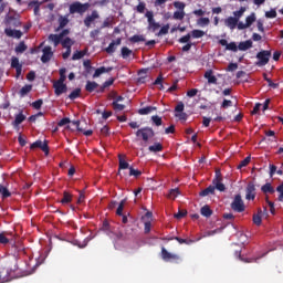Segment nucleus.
I'll use <instances>...</instances> for the list:
<instances>
[{"instance_id":"nucleus-1","label":"nucleus","mask_w":283,"mask_h":283,"mask_svg":"<svg viewBox=\"0 0 283 283\" xmlns=\"http://www.w3.org/2000/svg\"><path fill=\"white\" fill-rule=\"evenodd\" d=\"M136 136L137 138L142 137V140H144V143H148L149 138H154V136H156V133H154V128L144 127L136 132Z\"/></svg>"},{"instance_id":"nucleus-2","label":"nucleus","mask_w":283,"mask_h":283,"mask_svg":"<svg viewBox=\"0 0 283 283\" xmlns=\"http://www.w3.org/2000/svg\"><path fill=\"white\" fill-rule=\"evenodd\" d=\"M231 209L232 211H235L237 213H242L247 209L244 206V201L242 200L241 195H235L233 201L231 202Z\"/></svg>"},{"instance_id":"nucleus-3","label":"nucleus","mask_w":283,"mask_h":283,"mask_svg":"<svg viewBox=\"0 0 283 283\" xmlns=\"http://www.w3.org/2000/svg\"><path fill=\"white\" fill-rule=\"evenodd\" d=\"M90 10V3L74 2L70 6L71 14H83Z\"/></svg>"},{"instance_id":"nucleus-4","label":"nucleus","mask_w":283,"mask_h":283,"mask_svg":"<svg viewBox=\"0 0 283 283\" xmlns=\"http://www.w3.org/2000/svg\"><path fill=\"white\" fill-rule=\"evenodd\" d=\"M212 185L218 191H226L227 190V187L224 186V184H222V172L220 171V169H216V174H214V178L212 180Z\"/></svg>"},{"instance_id":"nucleus-5","label":"nucleus","mask_w":283,"mask_h":283,"mask_svg":"<svg viewBox=\"0 0 283 283\" xmlns=\"http://www.w3.org/2000/svg\"><path fill=\"white\" fill-rule=\"evenodd\" d=\"M256 59V65H259V67L266 65V63H269V59H271V51H261L258 53Z\"/></svg>"},{"instance_id":"nucleus-6","label":"nucleus","mask_w":283,"mask_h":283,"mask_svg":"<svg viewBox=\"0 0 283 283\" xmlns=\"http://www.w3.org/2000/svg\"><path fill=\"white\" fill-rule=\"evenodd\" d=\"M161 259L164 262H178L180 260V255L178 254H172L165 247L161 248Z\"/></svg>"},{"instance_id":"nucleus-7","label":"nucleus","mask_w":283,"mask_h":283,"mask_svg":"<svg viewBox=\"0 0 283 283\" xmlns=\"http://www.w3.org/2000/svg\"><path fill=\"white\" fill-rule=\"evenodd\" d=\"M145 17L146 19H148V30H151V32H156V30L160 28V24L154 19V12L147 11Z\"/></svg>"},{"instance_id":"nucleus-8","label":"nucleus","mask_w":283,"mask_h":283,"mask_svg":"<svg viewBox=\"0 0 283 283\" xmlns=\"http://www.w3.org/2000/svg\"><path fill=\"white\" fill-rule=\"evenodd\" d=\"M255 13H251L245 18V23L244 22H239L238 23V30H247L250 25H253L256 21Z\"/></svg>"},{"instance_id":"nucleus-9","label":"nucleus","mask_w":283,"mask_h":283,"mask_svg":"<svg viewBox=\"0 0 283 283\" xmlns=\"http://www.w3.org/2000/svg\"><path fill=\"white\" fill-rule=\"evenodd\" d=\"M255 184L249 182L245 188V200H255Z\"/></svg>"},{"instance_id":"nucleus-10","label":"nucleus","mask_w":283,"mask_h":283,"mask_svg":"<svg viewBox=\"0 0 283 283\" xmlns=\"http://www.w3.org/2000/svg\"><path fill=\"white\" fill-rule=\"evenodd\" d=\"M70 34L69 30H64L61 34H51L49 35V41L54 43V46L56 48L61 41H63V36Z\"/></svg>"},{"instance_id":"nucleus-11","label":"nucleus","mask_w":283,"mask_h":283,"mask_svg":"<svg viewBox=\"0 0 283 283\" xmlns=\"http://www.w3.org/2000/svg\"><path fill=\"white\" fill-rule=\"evenodd\" d=\"M42 53H43L41 56L42 63H48L52 61V56H54V52H52L51 46H44V49L42 50Z\"/></svg>"},{"instance_id":"nucleus-12","label":"nucleus","mask_w":283,"mask_h":283,"mask_svg":"<svg viewBox=\"0 0 283 283\" xmlns=\"http://www.w3.org/2000/svg\"><path fill=\"white\" fill-rule=\"evenodd\" d=\"M42 149L45 153V156L50 154V147L48 146V142L42 143L41 140H36L31 144L30 149Z\"/></svg>"},{"instance_id":"nucleus-13","label":"nucleus","mask_w":283,"mask_h":283,"mask_svg":"<svg viewBox=\"0 0 283 283\" xmlns=\"http://www.w3.org/2000/svg\"><path fill=\"white\" fill-rule=\"evenodd\" d=\"M53 90H54L55 96H61V94H65L67 92V84H61L59 82H54Z\"/></svg>"},{"instance_id":"nucleus-14","label":"nucleus","mask_w":283,"mask_h":283,"mask_svg":"<svg viewBox=\"0 0 283 283\" xmlns=\"http://www.w3.org/2000/svg\"><path fill=\"white\" fill-rule=\"evenodd\" d=\"M98 12L97 11H93L91 15H87L84 20V25H86V28H90V25H92V23H94V21H96V19H98Z\"/></svg>"},{"instance_id":"nucleus-15","label":"nucleus","mask_w":283,"mask_h":283,"mask_svg":"<svg viewBox=\"0 0 283 283\" xmlns=\"http://www.w3.org/2000/svg\"><path fill=\"white\" fill-rule=\"evenodd\" d=\"M238 19H234L233 17H229L224 20V25H227V28H229L230 30H235V28H238Z\"/></svg>"},{"instance_id":"nucleus-16","label":"nucleus","mask_w":283,"mask_h":283,"mask_svg":"<svg viewBox=\"0 0 283 283\" xmlns=\"http://www.w3.org/2000/svg\"><path fill=\"white\" fill-rule=\"evenodd\" d=\"M238 48L241 52H247V50H251V48H253V41L247 40V41L240 42Z\"/></svg>"},{"instance_id":"nucleus-17","label":"nucleus","mask_w":283,"mask_h":283,"mask_svg":"<svg viewBox=\"0 0 283 283\" xmlns=\"http://www.w3.org/2000/svg\"><path fill=\"white\" fill-rule=\"evenodd\" d=\"M205 78H207L209 85H218V77L213 75V72H205Z\"/></svg>"},{"instance_id":"nucleus-18","label":"nucleus","mask_w":283,"mask_h":283,"mask_svg":"<svg viewBox=\"0 0 283 283\" xmlns=\"http://www.w3.org/2000/svg\"><path fill=\"white\" fill-rule=\"evenodd\" d=\"M252 222L256 227H260L262 224V210H261V208L258 209V213L253 214Z\"/></svg>"},{"instance_id":"nucleus-19","label":"nucleus","mask_w":283,"mask_h":283,"mask_svg":"<svg viewBox=\"0 0 283 283\" xmlns=\"http://www.w3.org/2000/svg\"><path fill=\"white\" fill-rule=\"evenodd\" d=\"M216 186H209L208 188H206V189H203L200 193H199V196L201 197V198H205V197H207V196H213L214 193H216Z\"/></svg>"},{"instance_id":"nucleus-20","label":"nucleus","mask_w":283,"mask_h":283,"mask_svg":"<svg viewBox=\"0 0 283 283\" xmlns=\"http://www.w3.org/2000/svg\"><path fill=\"white\" fill-rule=\"evenodd\" d=\"M4 32L7 36H12L13 39H21L23 35V33H21L19 30L6 29Z\"/></svg>"},{"instance_id":"nucleus-21","label":"nucleus","mask_w":283,"mask_h":283,"mask_svg":"<svg viewBox=\"0 0 283 283\" xmlns=\"http://www.w3.org/2000/svg\"><path fill=\"white\" fill-rule=\"evenodd\" d=\"M25 120V115H23V112H20L18 115H15V119L12 122L13 127L17 129Z\"/></svg>"},{"instance_id":"nucleus-22","label":"nucleus","mask_w":283,"mask_h":283,"mask_svg":"<svg viewBox=\"0 0 283 283\" xmlns=\"http://www.w3.org/2000/svg\"><path fill=\"white\" fill-rule=\"evenodd\" d=\"M114 85V78H109L108 81L104 82L103 85L96 91L97 94H103L107 87H112Z\"/></svg>"},{"instance_id":"nucleus-23","label":"nucleus","mask_w":283,"mask_h":283,"mask_svg":"<svg viewBox=\"0 0 283 283\" xmlns=\"http://www.w3.org/2000/svg\"><path fill=\"white\" fill-rule=\"evenodd\" d=\"M235 253H237L239 260H241V262L251 263V262H258V261L260 260V258H264V255H266V253H269V252L263 253V254H262L261 256H259V258H252V259H244V258H242V254H241L240 251H239V252H235Z\"/></svg>"},{"instance_id":"nucleus-24","label":"nucleus","mask_w":283,"mask_h":283,"mask_svg":"<svg viewBox=\"0 0 283 283\" xmlns=\"http://www.w3.org/2000/svg\"><path fill=\"white\" fill-rule=\"evenodd\" d=\"M120 39H117V40H115V41H113L109 45H108V48L106 49V52L108 53V54H114V52H116V48L118 46V45H120Z\"/></svg>"},{"instance_id":"nucleus-25","label":"nucleus","mask_w":283,"mask_h":283,"mask_svg":"<svg viewBox=\"0 0 283 283\" xmlns=\"http://www.w3.org/2000/svg\"><path fill=\"white\" fill-rule=\"evenodd\" d=\"M200 213L203 216V218H211V216H213V210H211L209 205H206L201 208Z\"/></svg>"},{"instance_id":"nucleus-26","label":"nucleus","mask_w":283,"mask_h":283,"mask_svg":"<svg viewBox=\"0 0 283 283\" xmlns=\"http://www.w3.org/2000/svg\"><path fill=\"white\" fill-rule=\"evenodd\" d=\"M156 106H146L144 108H139L138 114H140V116H147V114H151V112H156Z\"/></svg>"},{"instance_id":"nucleus-27","label":"nucleus","mask_w":283,"mask_h":283,"mask_svg":"<svg viewBox=\"0 0 283 283\" xmlns=\"http://www.w3.org/2000/svg\"><path fill=\"white\" fill-rule=\"evenodd\" d=\"M270 178H273V176H275V174H277V176H283V170L282 168H280L277 170V166L270 164Z\"/></svg>"},{"instance_id":"nucleus-28","label":"nucleus","mask_w":283,"mask_h":283,"mask_svg":"<svg viewBox=\"0 0 283 283\" xmlns=\"http://www.w3.org/2000/svg\"><path fill=\"white\" fill-rule=\"evenodd\" d=\"M85 90H86V92L92 94V92H94L95 90H98V83L92 82V81H87L86 85H85Z\"/></svg>"},{"instance_id":"nucleus-29","label":"nucleus","mask_w":283,"mask_h":283,"mask_svg":"<svg viewBox=\"0 0 283 283\" xmlns=\"http://www.w3.org/2000/svg\"><path fill=\"white\" fill-rule=\"evenodd\" d=\"M31 92H32V85L27 84L19 91V95L21 96V98H23L28 96V94H30Z\"/></svg>"},{"instance_id":"nucleus-30","label":"nucleus","mask_w":283,"mask_h":283,"mask_svg":"<svg viewBox=\"0 0 283 283\" xmlns=\"http://www.w3.org/2000/svg\"><path fill=\"white\" fill-rule=\"evenodd\" d=\"M235 78H238V83H247L249 81V74L247 72H238Z\"/></svg>"},{"instance_id":"nucleus-31","label":"nucleus","mask_w":283,"mask_h":283,"mask_svg":"<svg viewBox=\"0 0 283 283\" xmlns=\"http://www.w3.org/2000/svg\"><path fill=\"white\" fill-rule=\"evenodd\" d=\"M261 191L263 193H275V188L271 185V182H266L261 187Z\"/></svg>"},{"instance_id":"nucleus-32","label":"nucleus","mask_w":283,"mask_h":283,"mask_svg":"<svg viewBox=\"0 0 283 283\" xmlns=\"http://www.w3.org/2000/svg\"><path fill=\"white\" fill-rule=\"evenodd\" d=\"M148 150L153 154H158V151H163V144L155 143L154 145L148 147Z\"/></svg>"},{"instance_id":"nucleus-33","label":"nucleus","mask_w":283,"mask_h":283,"mask_svg":"<svg viewBox=\"0 0 283 283\" xmlns=\"http://www.w3.org/2000/svg\"><path fill=\"white\" fill-rule=\"evenodd\" d=\"M61 205H70L72 202V195L67 191L63 192V198L61 199Z\"/></svg>"},{"instance_id":"nucleus-34","label":"nucleus","mask_w":283,"mask_h":283,"mask_svg":"<svg viewBox=\"0 0 283 283\" xmlns=\"http://www.w3.org/2000/svg\"><path fill=\"white\" fill-rule=\"evenodd\" d=\"M244 12H247V8L241 7L239 11L233 12V18L237 19L238 22H240V19L244 17Z\"/></svg>"},{"instance_id":"nucleus-35","label":"nucleus","mask_w":283,"mask_h":283,"mask_svg":"<svg viewBox=\"0 0 283 283\" xmlns=\"http://www.w3.org/2000/svg\"><path fill=\"white\" fill-rule=\"evenodd\" d=\"M147 72H138L137 83L143 85V83H147Z\"/></svg>"},{"instance_id":"nucleus-36","label":"nucleus","mask_w":283,"mask_h":283,"mask_svg":"<svg viewBox=\"0 0 283 283\" xmlns=\"http://www.w3.org/2000/svg\"><path fill=\"white\" fill-rule=\"evenodd\" d=\"M209 23H211V20H209V18H199L197 20V25H199V28H207Z\"/></svg>"},{"instance_id":"nucleus-37","label":"nucleus","mask_w":283,"mask_h":283,"mask_svg":"<svg viewBox=\"0 0 283 283\" xmlns=\"http://www.w3.org/2000/svg\"><path fill=\"white\" fill-rule=\"evenodd\" d=\"M63 48H66V50H72V45H74V41L70 38H65L64 40L61 41Z\"/></svg>"},{"instance_id":"nucleus-38","label":"nucleus","mask_w":283,"mask_h":283,"mask_svg":"<svg viewBox=\"0 0 283 283\" xmlns=\"http://www.w3.org/2000/svg\"><path fill=\"white\" fill-rule=\"evenodd\" d=\"M80 97H81V88H75L69 95L70 101H76V98H80Z\"/></svg>"},{"instance_id":"nucleus-39","label":"nucleus","mask_w":283,"mask_h":283,"mask_svg":"<svg viewBox=\"0 0 283 283\" xmlns=\"http://www.w3.org/2000/svg\"><path fill=\"white\" fill-rule=\"evenodd\" d=\"M118 160H119V171L120 169H129V163L123 159V155H118Z\"/></svg>"},{"instance_id":"nucleus-40","label":"nucleus","mask_w":283,"mask_h":283,"mask_svg":"<svg viewBox=\"0 0 283 283\" xmlns=\"http://www.w3.org/2000/svg\"><path fill=\"white\" fill-rule=\"evenodd\" d=\"M178 196H180V190L178 188L170 189V191L168 193V198L170 200H176V198H178Z\"/></svg>"},{"instance_id":"nucleus-41","label":"nucleus","mask_w":283,"mask_h":283,"mask_svg":"<svg viewBox=\"0 0 283 283\" xmlns=\"http://www.w3.org/2000/svg\"><path fill=\"white\" fill-rule=\"evenodd\" d=\"M127 203V199H123L116 210V216H123V210L125 209V205Z\"/></svg>"},{"instance_id":"nucleus-42","label":"nucleus","mask_w":283,"mask_h":283,"mask_svg":"<svg viewBox=\"0 0 283 283\" xmlns=\"http://www.w3.org/2000/svg\"><path fill=\"white\" fill-rule=\"evenodd\" d=\"M0 193L2 195V198H10V196H12V193L10 192V190H8V188L3 187V185L0 184Z\"/></svg>"},{"instance_id":"nucleus-43","label":"nucleus","mask_w":283,"mask_h":283,"mask_svg":"<svg viewBox=\"0 0 283 283\" xmlns=\"http://www.w3.org/2000/svg\"><path fill=\"white\" fill-rule=\"evenodd\" d=\"M190 36H192V39H202V36H205V31H202V30H192Z\"/></svg>"},{"instance_id":"nucleus-44","label":"nucleus","mask_w":283,"mask_h":283,"mask_svg":"<svg viewBox=\"0 0 283 283\" xmlns=\"http://www.w3.org/2000/svg\"><path fill=\"white\" fill-rule=\"evenodd\" d=\"M263 77L265 78V81L268 82V84H269V87H272L273 90H277V83H274L272 80H271V77H269L268 75H266V73H263Z\"/></svg>"},{"instance_id":"nucleus-45","label":"nucleus","mask_w":283,"mask_h":283,"mask_svg":"<svg viewBox=\"0 0 283 283\" xmlns=\"http://www.w3.org/2000/svg\"><path fill=\"white\" fill-rule=\"evenodd\" d=\"M172 19H175L176 21H182V19H185V11H175Z\"/></svg>"},{"instance_id":"nucleus-46","label":"nucleus","mask_w":283,"mask_h":283,"mask_svg":"<svg viewBox=\"0 0 283 283\" xmlns=\"http://www.w3.org/2000/svg\"><path fill=\"white\" fill-rule=\"evenodd\" d=\"M11 67H14V70H17V72H21V64L19 63V59L12 57Z\"/></svg>"},{"instance_id":"nucleus-47","label":"nucleus","mask_w":283,"mask_h":283,"mask_svg":"<svg viewBox=\"0 0 283 283\" xmlns=\"http://www.w3.org/2000/svg\"><path fill=\"white\" fill-rule=\"evenodd\" d=\"M172 240H176L177 242H179V244H193V240L191 239H182L179 237H175Z\"/></svg>"},{"instance_id":"nucleus-48","label":"nucleus","mask_w":283,"mask_h":283,"mask_svg":"<svg viewBox=\"0 0 283 283\" xmlns=\"http://www.w3.org/2000/svg\"><path fill=\"white\" fill-rule=\"evenodd\" d=\"M130 43H140L145 41V35H133L129 38Z\"/></svg>"},{"instance_id":"nucleus-49","label":"nucleus","mask_w":283,"mask_h":283,"mask_svg":"<svg viewBox=\"0 0 283 283\" xmlns=\"http://www.w3.org/2000/svg\"><path fill=\"white\" fill-rule=\"evenodd\" d=\"M163 74H159L154 82V85H159V90H165V85H163Z\"/></svg>"},{"instance_id":"nucleus-50","label":"nucleus","mask_w":283,"mask_h":283,"mask_svg":"<svg viewBox=\"0 0 283 283\" xmlns=\"http://www.w3.org/2000/svg\"><path fill=\"white\" fill-rule=\"evenodd\" d=\"M112 106L115 112H123V109H125V105L118 104V102H113Z\"/></svg>"},{"instance_id":"nucleus-51","label":"nucleus","mask_w":283,"mask_h":283,"mask_svg":"<svg viewBox=\"0 0 283 283\" xmlns=\"http://www.w3.org/2000/svg\"><path fill=\"white\" fill-rule=\"evenodd\" d=\"M129 176H134L135 178H138L143 176V171L134 169V167H129Z\"/></svg>"},{"instance_id":"nucleus-52","label":"nucleus","mask_w":283,"mask_h":283,"mask_svg":"<svg viewBox=\"0 0 283 283\" xmlns=\"http://www.w3.org/2000/svg\"><path fill=\"white\" fill-rule=\"evenodd\" d=\"M249 163H251V157H245L243 160L240 161V164L238 165V169H242L243 167H247V165H249Z\"/></svg>"},{"instance_id":"nucleus-53","label":"nucleus","mask_w":283,"mask_h":283,"mask_svg":"<svg viewBox=\"0 0 283 283\" xmlns=\"http://www.w3.org/2000/svg\"><path fill=\"white\" fill-rule=\"evenodd\" d=\"M276 191H277V193H280L277 197L279 202H283V184H280L276 187Z\"/></svg>"},{"instance_id":"nucleus-54","label":"nucleus","mask_w":283,"mask_h":283,"mask_svg":"<svg viewBox=\"0 0 283 283\" xmlns=\"http://www.w3.org/2000/svg\"><path fill=\"white\" fill-rule=\"evenodd\" d=\"M174 7L181 12H185L186 4L185 2L176 1L174 2Z\"/></svg>"},{"instance_id":"nucleus-55","label":"nucleus","mask_w":283,"mask_h":283,"mask_svg":"<svg viewBox=\"0 0 283 283\" xmlns=\"http://www.w3.org/2000/svg\"><path fill=\"white\" fill-rule=\"evenodd\" d=\"M59 23H60V28H65V25L70 23V20L67 19V17L62 15L59 18Z\"/></svg>"},{"instance_id":"nucleus-56","label":"nucleus","mask_w":283,"mask_h":283,"mask_svg":"<svg viewBox=\"0 0 283 283\" xmlns=\"http://www.w3.org/2000/svg\"><path fill=\"white\" fill-rule=\"evenodd\" d=\"M168 33H169V24H166L159 30V32L157 33V36H163Z\"/></svg>"},{"instance_id":"nucleus-57","label":"nucleus","mask_w":283,"mask_h":283,"mask_svg":"<svg viewBox=\"0 0 283 283\" xmlns=\"http://www.w3.org/2000/svg\"><path fill=\"white\" fill-rule=\"evenodd\" d=\"M151 120L157 127H160V125H163V118L160 116L154 115L151 117Z\"/></svg>"},{"instance_id":"nucleus-58","label":"nucleus","mask_w":283,"mask_h":283,"mask_svg":"<svg viewBox=\"0 0 283 283\" xmlns=\"http://www.w3.org/2000/svg\"><path fill=\"white\" fill-rule=\"evenodd\" d=\"M70 123H72V120H70V117H64L57 123V126L65 127V125H70Z\"/></svg>"},{"instance_id":"nucleus-59","label":"nucleus","mask_w":283,"mask_h":283,"mask_svg":"<svg viewBox=\"0 0 283 283\" xmlns=\"http://www.w3.org/2000/svg\"><path fill=\"white\" fill-rule=\"evenodd\" d=\"M222 109H227L229 107H233V102L231 99H223L221 104Z\"/></svg>"},{"instance_id":"nucleus-60","label":"nucleus","mask_w":283,"mask_h":283,"mask_svg":"<svg viewBox=\"0 0 283 283\" xmlns=\"http://www.w3.org/2000/svg\"><path fill=\"white\" fill-rule=\"evenodd\" d=\"M130 55H132V50H129L127 46H124L122 49V56H123V59H127Z\"/></svg>"},{"instance_id":"nucleus-61","label":"nucleus","mask_w":283,"mask_h":283,"mask_svg":"<svg viewBox=\"0 0 283 283\" xmlns=\"http://www.w3.org/2000/svg\"><path fill=\"white\" fill-rule=\"evenodd\" d=\"M226 50H230L231 52H238L239 48L238 44H235V42H231L227 45Z\"/></svg>"},{"instance_id":"nucleus-62","label":"nucleus","mask_w":283,"mask_h":283,"mask_svg":"<svg viewBox=\"0 0 283 283\" xmlns=\"http://www.w3.org/2000/svg\"><path fill=\"white\" fill-rule=\"evenodd\" d=\"M25 50H28V46H27L25 43H23V42H21V43L15 48V52H20V53L25 52Z\"/></svg>"},{"instance_id":"nucleus-63","label":"nucleus","mask_w":283,"mask_h":283,"mask_svg":"<svg viewBox=\"0 0 283 283\" xmlns=\"http://www.w3.org/2000/svg\"><path fill=\"white\" fill-rule=\"evenodd\" d=\"M42 105H43V99H36L35 102L32 103V107L34 109H41Z\"/></svg>"},{"instance_id":"nucleus-64","label":"nucleus","mask_w":283,"mask_h":283,"mask_svg":"<svg viewBox=\"0 0 283 283\" xmlns=\"http://www.w3.org/2000/svg\"><path fill=\"white\" fill-rule=\"evenodd\" d=\"M191 41V34L188 33L187 35H184L182 38L179 39V43H189Z\"/></svg>"}]
</instances>
